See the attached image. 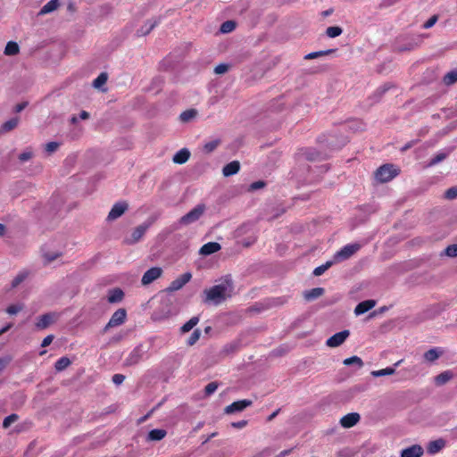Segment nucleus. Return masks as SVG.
<instances>
[{
	"mask_svg": "<svg viewBox=\"0 0 457 457\" xmlns=\"http://www.w3.org/2000/svg\"><path fill=\"white\" fill-rule=\"evenodd\" d=\"M334 263H336L334 259L332 261H328L326 263L315 268L312 274L316 277H319L322 275L327 270H328Z\"/></svg>",
	"mask_w": 457,
	"mask_h": 457,
	"instance_id": "obj_33",
	"label": "nucleus"
},
{
	"mask_svg": "<svg viewBox=\"0 0 457 457\" xmlns=\"http://www.w3.org/2000/svg\"><path fill=\"white\" fill-rule=\"evenodd\" d=\"M145 354V351L144 350L143 345H138L129 353L124 361V364L126 366L136 365L143 360Z\"/></svg>",
	"mask_w": 457,
	"mask_h": 457,
	"instance_id": "obj_7",
	"label": "nucleus"
},
{
	"mask_svg": "<svg viewBox=\"0 0 457 457\" xmlns=\"http://www.w3.org/2000/svg\"><path fill=\"white\" fill-rule=\"evenodd\" d=\"M20 47L16 42L10 41L6 44L4 48V54L15 55L19 53Z\"/></svg>",
	"mask_w": 457,
	"mask_h": 457,
	"instance_id": "obj_31",
	"label": "nucleus"
},
{
	"mask_svg": "<svg viewBox=\"0 0 457 457\" xmlns=\"http://www.w3.org/2000/svg\"><path fill=\"white\" fill-rule=\"evenodd\" d=\"M451 151H452L451 148H447V149H444V150L436 153L434 155V157L431 158L428 166L431 167V166L436 165V164L440 163L441 162L445 161L447 158V156L450 154Z\"/></svg>",
	"mask_w": 457,
	"mask_h": 457,
	"instance_id": "obj_22",
	"label": "nucleus"
},
{
	"mask_svg": "<svg viewBox=\"0 0 457 457\" xmlns=\"http://www.w3.org/2000/svg\"><path fill=\"white\" fill-rule=\"evenodd\" d=\"M27 106V103H21L15 106V112H20Z\"/></svg>",
	"mask_w": 457,
	"mask_h": 457,
	"instance_id": "obj_64",
	"label": "nucleus"
},
{
	"mask_svg": "<svg viewBox=\"0 0 457 457\" xmlns=\"http://www.w3.org/2000/svg\"><path fill=\"white\" fill-rule=\"evenodd\" d=\"M343 32V29L338 26H331L328 27L326 30V34L328 37H337L340 36Z\"/></svg>",
	"mask_w": 457,
	"mask_h": 457,
	"instance_id": "obj_39",
	"label": "nucleus"
},
{
	"mask_svg": "<svg viewBox=\"0 0 457 457\" xmlns=\"http://www.w3.org/2000/svg\"><path fill=\"white\" fill-rule=\"evenodd\" d=\"M349 335L350 332L346 329L337 332L327 340L326 345L329 347H337L346 340Z\"/></svg>",
	"mask_w": 457,
	"mask_h": 457,
	"instance_id": "obj_8",
	"label": "nucleus"
},
{
	"mask_svg": "<svg viewBox=\"0 0 457 457\" xmlns=\"http://www.w3.org/2000/svg\"><path fill=\"white\" fill-rule=\"evenodd\" d=\"M19 123V118H12L7 121H5L3 126L2 129L4 131H10L17 127Z\"/></svg>",
	"mask_w": 457,
	"mask_h": 457,
	"instance_id": "obj_41",
	"label": "nucleus"
},
{
	"mask_svg": "<svg viewBox=\"0 0 457 457\" xmlns=\"http://www.w3.org/2000/svg\"><path fill=\"white\" fill-rule=\"evenodd\" d=\"M219 145H220V140H212V141L207 142L204 145L203 151L207 154H211L217 148V146Z\"/></svg>",
	"mask_w": 457,
	"mask_h": 457,
	"instance_id": "obj_40",
	"label": "nucleus"
},
{
	"mask_svg": "<svg viewBox=\"0 0 457 457\" xmlns=\"http://www.w3.org/2000/svg\"><path fill=\"white\" fill-rule=\"evenodd\" d=\"M205 211L204 204H198L195 208H193L189 212L185 214L179 219V223L181 225H189L200 219V217L204 214Z\"/></svg>",
	"mask_w": 457,
	"mask_h": 457,
	"instance_id": "obj_4",
	"label": "nucleus"
},
{
	"mask_svg": "<svg viewBox=\"0 0 457 457\" xmlns=\"http://www.w3.org/2000/svg\"><path fill=\"white\" fill-rule=\"evenodd\" d=\"M10 356H4L3 358H0V373L4 370V368L10 363L11 361Z\"/></svg>",
	"mask_w": 457,
	"mask_h": 457,
	"instance_id": "obj_58",
	"label": "nucleus"
},
{
	"mask_svg": "<svg viewBox=\"0 0 457 457\" xmlns=\"http://www.w3.org/2000/svg\"><path fill=\"white\" fill-rule=\"evenodd\" d=\"M125 379V376L122 374H115L112 376V382L115 385H120Z\"/></svg>",
	"mask_w": 457,
	"mask_h": 457,
	"instance_id": "obj_59",
	"label": "nucleus"
},
{
	"mask_svg": "<svg viewBox=\"0 0 457 457\" xmlns=\"http://www.w3.org/2000/svg\"><path fill=\"white\" fill-rule=\"evenodd\" d=\"M191 278H192L191 273L186 272V273L182 274L181 276H179V278H177L175 280H173L170 283L168 289L170 291L179 290L191 279Z\"/></svg>",
	"mask_w": 457,
	"mask_h": 457,
	"instance_id": "obj_12",
	"label": "nucleus"
},
{
	"mask_svg": "<svg viewBox=\"0 0 457 457\" xmlns=\"http://www.w3.org/2000/svg\"><path fill=\"white\" fill-rule=\"evenodd\" d=\"M240 170V163L238 161H233L226 164L222 169V174L224 177H229L237 174Z\"/></svg>",
	"mask_w": 457,
	"mask_h": 457,
	"instance_id": "obj_19",
	"label": "nucleus"
},
{
	"mask_svg": "<svg viewBox=\"0 0 457 457\" xmlns=\"http://www.w3.org/2000/svg\"><path fill=\"white\" fill-rule=\"evenodd\" d=\"M228 68H229L228 64H227V63H220L219 65H217L215 67L214 72L216 74H219V75L224 74V73H226L228 71Z\"/></svg>",
	"mask_w": 457,
	"mask_h": 457,
	"instance_id": "obj_55",
	"label": "nucleus"
},
{
	"mask_svg": "<svg viewBox=\"0 0 457 457\" xmlns=\"http://www.w3.org/2000/svg\"><path fill=\"white\" fill-rule=\"evenodd\" d=\"M445 446V440L439 438L434 441H430L427 445V452L429 454H436L443 450Z\"/></svg>",
	"mask_w": 457,
	"mask_h": 457,
	"instance_id": "obj_15",
	"label": "nucleus"
},
{
	"mask_svg": "<svg viewBox=\"0 0 457 457\" xmlns=\"http://www.w3.org/2000/svg\"><path fill=\"white\" fill-rule=\"evenodd\" d=\"M376 305V301L374 300H366L359 303L355 309L354 313L355 315H361L368 311L371 310Z\"/></svg>",
	"mask_w": 457,
	"mask_h": 457,
	"instance_id": "obj_17",
	"label": "nucleus"
},
{
	"mask_svg": "<svg viewBox=\"0 0 457 457\" xmlns=\"http://www.w3.org/2000/svg\"><path fill=\"white\" fill-rule=\"evenodd\" d=\"M360 415L357 412H350L340 419V425L343 428H349L356 425L360 420Z\"/></svg>",
	"mask_w": 457,
	"mask_h": 457,
	"instance_id": "obj_13",
	"label": "nucleus"
},
{
	"mask_svg": "<svg viewBox=\"0 0 457 457\" xmlns=\"http://www.w3.org/2000/svg\"><path fill=\"white\" fill-rule=\"evenodd\" d=\"M198 322L199 318L197 316H194L180 328V331L182 333L189 332L195 326L197 325Z\"/></svg>",
	"mask_w": 457,
	"mask_h": 457,
	"instance_id": "obj_32",
	"label": "nucleus"
},
{
	"mask_svg": "<svg viewBox=\"0 0 457 457\" xmlns=\"http://www.w3.org/2000/svg\"><path fill=\"white\" fill-rule=\"evenodd\" d=\"M360 249V244L355 243L346 245L334 254L333 259L336 263L345 261L356 253Z\"/></svg>",
	"mask_w": 457,
	"mask_h": 457,
	"instance_id": "obj_3",
	"label": "nucleus"
},
{
	"mask_svg": "<svg viewBox=\"0 0 457 457\" xmlns=\"http://www.w3.org/2000/svg\"><path fill=\"white\" fill-rule=\"evenodd\" d=\"M19 419V416L15 413H12L7 417L4 418V421H3V427L4 428H8L11 424L14 423L15 421H17Z\"/></svg>",
	"mask_w": 457,
	"mask_h": 457,
	"instance_id": "obj_46",
	"label": "nucleus"
},
{
	"mask_svg": "<svg viewBox=\"0 0 457 457\" xmlns=\"http://www.w3.org/2000/svg\"><path fill=\"white\" fill-rule=\"evenodd\" d=\"M334 51H335L334 49H329V50H326V51L312 52V53H310L307 55H305V59H314V58H317L320 56H324V55H327Z\"/></svg>",
	"mask_w": 457,
	"mask_h": 457,
	"instance_id": "obj_47",
	"label": "nucleus"
},
{
	"mask_svg": "<svg viewBox=\"0 0 457 457\" xmlns=\"http://www.w3.org/2000/svg\"><path fill=\"white\" fill-rule=\"evenodd\" d=\"M32 156H33V152L31 150L28 149L19 155V160L21 162H25L30 160L32 158Z\"/></svg>",
	"mask_w": 457,
	"mask_h": 457,
	"instance_id": "obj_54",
	"label": "nucleus"
},
{
	"mask_svg": "<svg viewBox=\"0 0 457 457\" xmlns=\"http://www.w3.org/2000/svg\"><path fill=\"white\" fill-rule=\"evenodd\" d=\"M129 208V204L126 202H118L115 204H113L112 208L111 209L107 219L109 220H114L120 217Z\"/></svg>",
	"mask_w": 457,
	"mask_h": 457,
	"instance_id": "obj_10",
	"label": "nucleus"
},
{
	"mask_svg": "<svg viewBox=\"0 0 457 457\" xmlns=\"http://www.w3.org/2000/svg\"><path fill=\"white\" fill-rule=\"evenodd\" d=\"M166 434L167 432L164 429H152L147 435V439L149 441H160L165 437Z\"/></svg>",
	"mask_w": 457,
	"mask_h": 457,
	"instance_id": "obj_26",
	"label": "nucleus"
},
{
	"mask_svg": "<svg viewBox=\"0 0 457 457\" xmlns=\"http://www.w3.org/2000/svg\"><path fill=\"white\" fill-rule=\"evenodd\" d=\"M201 331L199 329L194 330L187 340L188 345H194L200 338Z\"/></svg>",
	"mask_w": 457,
	"mask_h": 457,
	"instance_id": "obj_48",
	"label": "nucleus"
},
{
	"mask_svg": "<svg viewBox=\"0 0 457 457\" xmlns=\"http://www.w3.org/2000/svg\"><path fill=\"white\" fill-rule=\"evenodd\" d=\"M265 186V183L262 180L255 181L250 185V190H257L262 188Z\"/></svg>",
	"mask_w": 457,
	"mask_h": 457,
	"instance_id": "obj_60",
	"label": "nucleus"
},
{
	"mask_svg": "<svg viewBox=\"0 0 457 457\" xmlns=\"http://www.w3.org/2000/svg\"><path fill=\"white\" fill-rule=\"evenodd\" d=\"M388 89H389V86H388V85H386H386H384V86H382V87H378V88L375 91V93H374V95H373V97H375V98H376V101H378V100L381 98V96H383V95H384V94H385Z\"/></svg>",
	"mask_w": 457,
	"mask_h": 457,
	"instance_id": "obj_49",
	"label": "nucleus"
},
{
	"mask_svg": "<svg viewBox=\"0 0 457 457\" xmlns=\"http://www.w3.org/2000/svg\"><path fill=\"white\" fill-rule=\"evenodd\" d=\"M447 256V257H457V244L448 245L443 253H440V256Z\"/></svg>",
	"mask_w": 457,
	"mask_h": 457,
	"instance_id": "obj_36",
	"label": "nucleus"
},
{
	"mask_svg": "<svg viewBox=\"0 0 457 457\" xmlns=\"http://www.w3.org/2000/svg\"><path fill=\"white\" fill-rule=\"evenodd\" d=\"M161 405V403H159L155 408L152 409L151 411H149L146 415H145L144 417L140 418L138 422L141 423V422H144L151 415V413L156 409L158 408L159 406Z\"/></svg>",
	"mask_w": 457,
	"mask_h": 457,
	"instance_id": "obj_63",
	"label": "nucleus"
},
{
	"mask_svg": "<svg viewBox=\"0 0 457 457\" xmlns=\"http://www.w3.org/2000/svg\"><path fill=\"white\" fill-rule=\"evenodd\" d=\"M445 195L448 199H454L455 197H457V187H450L449 189H447L445 191Z\"/></svg>",
	"mask_w": 457,
	"mask_h": 457,
	"instance_id": "obj_57",
	"label": "nucleus"
},
{
	"mask_svg": "<svg viewBox=\"0 0 457 457\" xmlns=\"http://www.w3.org/2000/svg\"><path fill=\"white\" fill-rule=\"evenodd\" d=\"M71 364V360L68 357L63 356L56 361V362L54 364V368L57 371H62L66 368H68Z\"/></svg>",
	"mask_w": 457,
	"mask_h": 457,
	"instance_id": "obj_30",
	"label": "nucleus"
},
{
	"mask_svg": "<svg viewBox=\"0 0 457 457\" xmlns=\"http://www.w3.org/2000/svg\"><path fill=\"white\" fill-rule=\"evenodd\" d=\"M437 19L438 17L436 15H433L431 16L424 24H423V29H430L431 27H433L436 22L437 21Z\"/></svg>",
	"mask_w": 457,
	"mask_h": 457,
	"instance_id": "obj_56",
	"label": "nucleus"
},
{
	"mask_svg": "<svg viewBox=\"0 0 457 457\" xmlns=\"http://www.w3.org/2000/svg\"><path fill=\"white\" fill-rule=\"evenodd\" d=\"M251 403L252 402H233L230 405L225 408V413L230 414L237 411H242Z\"/></svg>",
	"mask_w": 457,
	"mask_h": 457,
	"instance_id": "obj_20",
	"label": "nucleus"
},
{
	"mask_svg": "<svg viewBox=\"0 0 457 457\" xmlns=\"http://www.w3.org/2000/svg\"><path fill=\"white\" fill-rule=\"evenodd\" d=\"M345 366L354 365L357 369H361L364 365L363 361L358 356H352L343 361Z\"/></svg>",
	"mask_w": 457,
	"mask_h": 457,
	"instance_id": "obj_29",
	"label": "nucleus"
},
{
	"mask_svg": "<svg viewBox=\"0 0 457 457\" xmlns=\"http://www.w3.org/2000/svg\"><path fill=\"white\" fill-rule=\"evenodd\" d=\"M453 378V372L452 370H445L438 374L435 378V382L438 386H442L448 381H450Z\"/></svg>",
	"mask_w": 457,
	"mask_h": 457,
	"instance_id": "obj_25",
	"label": "nucleus"
},
{
	"mask_svg": "<svg viewBox=\"0 0 457 457\" xmlns=\"http://www.w3.org/2000/svg\"><path fill=\"white\" fill-rule=\"evenodd\" d=\"M58 315L56 313H46L38 317L37 321L36 323V327L38 329H45L50 324H52L55 320H57Z\"/></svg>",
	"mask_w": 457,
	"mask_h": 457,
	"instance_id": "obj_11",
	"label": "nucleus"
},
{
	"mask_svg": "<svg viewBox=\"0 0 457 457\" xmlns=\"http://www.w3.org/2000/svg\"><path fill=\"white\" fill-rule=\"evenodd\" d=\"M24 305L22 303L12 304L6 308V312L10 315H15L21 310H23Z\"/></svg>",
	"mask_w": 457,
	"mask_h": 457,
	"instance_id": "obj_45",
	"label": "nucleus"
},
{
	"mask_svg": "<svg viewBox=\"0 0 457 457\" xmlns=\"http://www.w3.org/2000/svg\"><path fill=\"white\" fill-rule=\"evenodd\" d=\"M236 28V23L233 21H227L223 22L220 26V32L222 33H229L233 31Z\"/></svg>",
	"mask_w": 457,
	"mask_h": 457,
	"instance_id": "obj_42",
	"label": "nucleus"
},
{
	"mask_svg": "<svg viewBox=\"0 0 457 457\" xmlns=\"http://www.w3.org/2000/svg\"><path fill=\"white\" fill-rule=\"evenodd\" d=\"M424 450L420 445H413L401 451V457H421Z\"/></svg>",
	"mask_w": 457,
	"mask_h": 457,
	"instance_id": "obj_14",
	"label": "nucleus"
},
{
	"mask_svg": "<svg viewBox=\"0 0 457 457\" xmlns=\"http://www.w3.org/2000/svg\"><path fill=\"white\" fill-rule=\"evenodd\" d=\"M58 6V0H50L41 8V10L38 12V15H45L46 13L52 12L54 10H56Z\"/></svg>",
	"mask_w": 457,
	"mask_h": 457,
	"instance_id": "obj_28",
	"label": "nucleus"
},
{
	"mask_svg": "<svg viewBox=\"0 0 457 457\" xmlns=\"http://www.w3.org/2000/svg\"><path fill=\"white\" fill-rule=\"evenodd\" d=\"M218 383L217 382H211L204 387V396L209 397L211 396L218 388Z\"/></svg>",
	"mask_w": 457,
	"mask_h": 457,
	"instance_id": "obj_44",
	"label": "nucleus"
},
{
	"mask_svg": "<svg viewBox=\"0 0 457 457\" xmlns=\"http://www.w3.org/2000/svg\"><path fill=\"white\" fill-rule=\"evenodd\" d=\"M123 297H124L123 291L120 288H114V289L109 291L107 299H108L109 303H115L121 302Z\"/></svg>",
	"mask_w": 457,
	"mask_h": 457,
	"instance_id": "obj_24",
	"label": "nucleus"
},
{
	"mask_svg": "<svg viewBox=\"0 0 457 457\" xmlns=\"http://www.w3.org/2000/svg\"><path fill=\"white\" fill-rule=\"evenodd\" d=\"M233 290L232 279L230 277L227 276L222 278L219 284L204 291L205 295L204 302L218 305L227 298H229L233 294Z\"/></svg>",
	"mask_w": 457,
	"mask_h": 457,
	"instance_id": "obj_1",
	"label": "nucleus"
},
{
	"mask_svg": "<svg viewBox=\"0 0 457 457\" xmlns=\"http://www.w3.org/2000/svg\"><path fill=\"white\" fill-rule=\"evenodd\" d=\"M53 339H54V337L52 335L46 337L41 343V346L42 347L48 346L52 343Z\"/></svg>",
	"mask_w": 457,
	"mask_h": 457,
	"instance_id": "obj_62",
	"label": "nucleus"
},
{
	"mask_svg": "<svg viewBox=\"0 0 457 457\" xmlns=\"http://www.w3.org/2000/svg\"><path fill=\"white\" fill-rule=\"evenodd\" d=\"M160 22L159 19L149 20L145 22L144 26H142L139 29H137V36H145L149 34Z\"/></svg>",
	"mask_w": 457,
	"mask_h": 457,
	"instance_id": "obj_18",
	"label": "nucleus"
},
{
	"mask_svg": "<svg viewBox=\"0 0 457 457\" xmlns=\"http://www.w3.org/2000/svg\"><path fill=\"white\" fill-rule=\"evenodd\" d=\"M128 333L120 331L110 339V344H117L127 337Z\"/></svg>",
	"mask_w": 457,
	"mask_h": 457,
	"instance_id": "obj_53",
	"label": "nucleus"
},
{
	"mask_svg": "<svg viewBox=\"0 0 457 457\" xmlns=\"http://www.w3.org/2000/svg\"><path fill=\"white\" fill-rule=\"evenodd\" d=\"M162 270L160 267H153L146 270L141 279L144 286L149 285L161 277Z\"/></svg>",
	"mask_w": 457,
	"mask_h": 457,
	"instance_id": "obj_9",
	"label": "nucleus"
},
{
	"mask_svg": "<svg viewBox=\"0 0 457 457\" xmlns=\"http://www.w3.org/2000/svg\"><path fill=\"white\" fill-rule=\"evenodd\" d=\"M247 424V421L243 420H240V421H237V422H232L231 423V426L235 428H237V429H240V428H243L246 426Z\"/></svg>",
	"mask_w": 457,
	"mask_h": 457,
	"instance_id": "obj_61",
	"label": "nucleus"
},
{
	"mask_svg": "<svg viewBox=\"0 0 457 457\" xmlns=\"http://www.w3.org/2000/svg\"><path fill=\"white\" fill-rule=\"evenodd\" d=\"M107 79H108L107 74L105 72H102L101 74H99L97 76L96 79H94L93 86L96 88H100L102 86H104L106 83Z\"/></svg>",
	"mask_w": 457,
	"mask_h": 457,
	"instance_id": "obj_37",
	"label": "nucleus"
},
{
	"mask_svg": "<svg viewBox=\"0 0 457 457\" xmlns=\"http://www.w3.org/2000/svg\"><path fill=\"white\" fill-rule=\"evenodd\" d=\"M59 143L57 142H49L47 143L46 145H45V151L48 154H51L53 153H54L58 147H59Z\"/></svg>",
	"mask_w": 457,
	"mask_h": 457,
	"instance_id": "obj_50",
	"label": "nucleus"
},
{
	"mask_svg": "<svg viewBox=\"0 0 457 457\" xmlns=\"http://www.w3.org/2000/svg\"><path fill=\"white\" fill-rule=\"evenodd\" d=\"M61 255H62L61 252H54V253H45L43 256L47 262H51L56 260L57 258H59Z\"/></svg>",
	"mask_w": 457,
	"mask_h": 457,
	"instance_id": "obj_51",
	"label": "nucleus"
},
{
	"mask_svg": "<svg viewBox=\"0 0 457 457\" xmlns=\"http://www.w3.org/2000/svg\"><path fill=\"white\" fill-rule=\"evenodd\" d=\"M399 174L397 170L393 164H384L380 166L375 172V178L381 183L388 182Z\"/></svg>",
	"mask_w": 457,
	"mask_h": 457,
	"instance_id": "obj_2",
	"label": "nucleus"
},
{
	"mask_svg": "<svg viewBox=\"0 0 457 457\" xmlns=\"http://www.w3.org/2000/svg\"><path fill=\"white\" fill-rule=\"evenodd\" d=\"M324 293V289L322 287H315L309 291L304 292L303 296L307 301H312L320 296H321Z\"/></svg>",
	"mask_w": 457,
	"mask_h": 457,
	"instance_id": "obj_27",
	"label": "nucleus"
},
{
	"mask_svg": "<svg viewBox=\"0 0 457 457\" xmlns=\"http://www.w3.org/2000/svg\"><path fill=\"white\" fill-rule=\"evenodd\" d=\"M197 114V112L195 110V109H190V110H187L185 112H183L179 118H180V120L183 121V122H188L190 121L192 119H194Z\"/></svg>",
	"mask_w": 457,
	"mask_h": 457,
	"instance_id": "obj_35",
	"label": "nucleus"
},
{
	"mask_svg": "<svg viewBox=\"0 0 457 457\" xmlns=\"http://www.w3.org/2000/svg\"><path fill=\"white\" fill-rule=\"evenodd\" d=\"M189 157L190 152L187 148H182L174 154L172 161L175 163L183 164L188 161Z\"/></svg>",
	"mask_w": 457,
	"mask_h": 457,
	"instance_id": "obj_23",
	"label": "nucleus"
},
{
	"mask_svg": "<svg viewBox=\"0 0 457 457\" xmlns=\"http://www.w3.org/2000/svg\"><path fill=\"white\" fill-rule=\"evenodd\" d=\"M444 353V351L441 348L434 347L427 351L423 358L428 362H434L436 361L442 354Z\"/></svg>",
	"mask_w": 457,
	"mask_h": 457,
	"instance_id": "obj_21",
	"label": "nucleus"
},
{
	"mask_svg": "<svg viewBox=\"0 0 457 457\" xmlns=\"http://www.w3.org/2000/svg\"><path fill=\"white\" fill-rule=\"evenodd\" d=\"M221 248L220 245L217 242H209L204 244L199 250V254L201 255H210L214 253H217Z\"/></svg>",
	"mask_w": 457,
	"mask_h": 457,
	"instance_id": "obj_16",
	"label": "nucleus"
},
{
	"mask_svg": "<svg viewBox=\"0 0 457 457\" xmlns=\"http://www.w3.org/2000/svg\"><path fill=\"white\" fill-rule=\"evenodd\" d=\"M127 312L125 309H118L111 317L108 323L103 329L104 333H106L111 328L118 327L123 324L126 320Z\"/></svg>",
	"mask_w": 457,
	"mask_h": 457,
	"instance_id": "obj_5",
	"label": "nucleus"
},
{
	"mask_svg": "<svg viewBox=\"0 0 457 457\" xmlns=\"http://www.w3.org/2000/svg\"><path fill=\"white\" fill-rule=\"evenodd\" d=\"M152 223H153V221L148 220V221H145L143 224H140L139 226H137L132 231L130 237L126 238V240H125L126 243L128 245H134V244L137 243L143 237V236L145 235L146 230L150 228Z\"/></svg>",
	"mask_w": 457,
	"mask_h": 457,
	"instance_id": "obj_6",
	"label": "nucleus"
},
{
	"mask_svg": "<svg viewBox=\"0 0 457 457\" xmlns=\"http://www.w3.org/2000/svg\"><path fill=\"white\" fill-rule=\"evenodd\" d=\"M237 349H238V344L237 342H232V343L226 345L223 347V352L228 354V353L236 352Z\"/></svg>",
	"mask_w": 457,
	"mask_h": 457,
	"instance_id": "obj_52",
	"label": "nucleus"
},
{
	"mask_svg": "<svg viewBox=\"0 0 457 457\" xmlns=\"http://www.w3.org/2000/svg\"><path fill=\"white\" fill-rule=\"evenodd\" d=\"M445 85H453L457 82V71H452L446 73L444 77Z\"/></svg>",
	"mask_w": 457,
	"mask_h": 457,
	"instance_id": "obj_38",
	"label": "nucleus"
},
{
	"mask_svg": "<svg viewBox=\"0 0 457 457\" xmlns=\"http://www.w3.org/2000/svg\"><path fill=\"white\" fill-rule=\"evenodd\" d=\"M395 372V367H387L386 369L378 370H373L371 371V375L375 378L386 376V375H392Z\"/></svg>",
	"mask_w": 457,
	"mask_h": 457,
	"instance_id": "obj_34",
	"label": "nucleus"
},
{
	"mask_svg": "<svg viewBox=\"0 0 457 457\" xmlns=\"http://www.w3.org/2000/svg\"><path fill=\"white\" fill-rule=\"evenodd\" d=\"M28 277V272L22 271L20 272L12 281V287L14 288L18 287L21 283H22L26 278Z\"/></svg>",
	"mask_w": 457,
	"mask_h": 457,
	"instance_id": "obj_43",
	"label": "nucleus"
}]
</instances>
